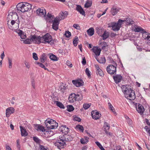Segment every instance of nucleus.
I'll use <instances>...</instances> for the list:
<instances>
[{
	"instance_id": "obj_58",
	"label": "nucleus",
	"mask_w": 150,
	"mask_h": 150,
	"mask_svg": "<svg viewBox=\"0 0 150 150\" xmlns=\"http://www.w3.org/2000/svg\"><path fill=\"white\" fill-rule=\"evenodd\" d=\"M66 87L63 86H61L60 87V89L61 92H64V91L66 89Z\"/></svg>"
},
{
	"instance_id": "obj_22",
	"label": "nucleus",
	"mask_w": 150,
	"mask_h": 150,
	"mask_svg": "<svg viewBox=\"0 0 150 150\" xmlns=\"http://www.w3.org/2000/svg\"><path fill=\"white\" fill-rule=\"evenodd\" d=\"M74 97L73 98H75V101H80L81 100L83 99V96L81 93H77L76 94L74 93Z\"/></svg>"
},
{
	"instance_id": "obj_24",
	"label": "nucleus",
	"mask_w": 150,
	"mask_h": 150,
	"mask_svg": "<svg viewBox=\"0 0 150 150\" xmlns=\"http://www.w3.org/2000/svg\"><path fill=\"white\" fill-rule=\"evenodd\" d=\"M120 9L118 7L115 6H113L111 8V12L112 15H115L119 11Z\"/></svg>"
},
{
	"instance_id": "obj_11",
	"label": "nucleus",
	"mask_w": 150,
	"mask_h": 150,
	"mask_svg": "<svg viewBox=\"0 0 150 150\" xmlns=\"http://www.w3.org/2000/svg\"><path fill=\"white\" fill-rule=\"evenodd\" d=\"M72 83L77 87H79L83 85L84 82L82 80L78 79L77 80H73Z\"/></svg>"
},
{
	"instance_id": "obj_35",
	"label": "nucleus",
	"mask_w": 150,
	"mask_h": 150,
	"mask_svg": "<svg viewBox=\"0 0 150 150\" xmlns=\"http://www.w3.org/2000/svg\"><path fill=\"white\" fill-rule=\"evenodd\" d=\"M134 30L135 32H140L142 31V33L144 32H145L144 29H143L142 28L139 26H137L135 27L134 29Z\"/></svg>"
},
{
	"instance_id": "obj_32",
	"label": "nucleus",
	"mask_w": 150,
	"mask_h": 150,
	"mask_svg": "<svg viewBox=\"0 0 150 150\" xmlns=\"http://www.w3.org/2000/svg\"><path fill=\"white\" fill-rule=\"evenodd\" d=\"M74 93L71 94L69 97V101L71 103H74L75 101V98H73L74 97L73 95Z\"/></svg>"
},
{
	"instance_id": "obj_27",
	"label": "nucleus",
	"mask_w": 150,
	"mask_h": 150,
	"mask_svg": "<svg viewBox=\"0 0 150 150\" xmlns=\"http://www.w3.org/2000/svg\"><path fill=\"white\" fill-rule=\"evenodd\" d=\"M96 59L97 61L101 64H104L106 62L105 59L104 57H101L99 59L97 57H96Z\"/></svg>"
},
{
	"instance_id": "obj_40",
	"label": "nucleus",
	"mask_w": 150,
	"mask_h": 150,
	"mask_svg": "<svg viewBox=\"0 0 150 150\" xmlns=\"http://www.w3.org/2000/svg\"><path fill=\"white\" fill-rule=\"evenodd\" d=\"M76 128L77 129H79L81 132H83L84 131V128L83 126L80 125H78L76 126Z\"/></svg>"
},
{
	"instance_id": "obj_39",
	"label": "nucleus",
	"mask_w": 150,
	"mask_h": 150,
	"mask_svg": "<svg viewBox=\"0 0 150 150\" xmlns=\"http://www.w3.org/2000/svg\"><path fill=\"white\" fill-rule=\"evenodd\" d=\"M40 59V61L41 63H44L45 62L46 60V58L45 54H43L42 55Z\"/></svg>"
},
{
	"instance_id": "obj_17",
	"label": "nucleus",
	"mask_w": 150,
	"mask_h": 150,
	"mask_svg": "<svg viewBox=\"0 0 150 150\" xmlns=\"http://www.w3.org/2000/svg\"><path fill=\"white\" fill-rule=\"evenodd\" d=\"M91 50L97 56L100 55V52L101 51V49L99 48L98 47L95 46L93 47Z\"/></svg>"
},
{
	"instance_id": "obj_36",
	"label": "nucleus",
	"mask_w": 150,
	"mask_h": 150,
	"mask_svg": "<svg viewBox=\"0 0 150 150\" xmlns=\"http://www.w3.org/2000/svg\"><path fill=\"white\" fill-rule=\"evenodd\" d=\"M88 138L87 137H85L84 138L81 139L80 140L81 143L83 144H86L88 142Z\"/></svg>"
},
{
	"instance_id": "obj_47",
	"label": "nucleus",
	"mask_w": 150,
	"mask_h": 150,
	"mask_svg": "<svg viewBox=\"0 0 150 150\" xmlns=\"http://www.w3.org/2000/svg\"><path fill=\"white\" fill-rule=\"evenodd\" d=\"M91 103H85L83 105V108L85 110L87 109L91 106Z\"/></svg>"
},
{
	"instance_id": "obj_43",
	"label": "nucleus",
	"mask_w": 150,
	"mask_h": 150,
	"mask_svg": "<svg viewBox=\"0 0 150 150\" xmlns=\"http://www.w3.org/2000/svg\"><path fill=\"white\" fill-rule=\"evenodd\" d=\"M95 143L101 150H105L99 142H96Z\"/></svg>"
},
{
	"instance_id": "obj_60",
	"label": "nucleus",
	"mask_w": 150,
	"mask_h": 150,
	"mask_svg": "<svg viewBox=\"0 0 150 150\" xmlns=\"http://www.w3.org/2000/svg\"><path fill=\"white\" fill-rule=\"evenodd\" d=\"M73 27L79 30L80 29V27L78 24H74L73 25Z\"/></svg>"
},
{
	"instance_id": "obj_63",
	"label": "nucleus",
	"mask_w": 150,
	"mask_h": 150,
	"mask_svg": "<svg viewBox=\"0 0 150 150\" xmlns=\"http://www.w3.org/2000/svg\"><path fill=\"white\" fill-rule=\"evenodd\" d=\"M25 64L26 67L28 69H29L30 67V64L26 61L25 62Z\"/></svg>"
},
{
	"instance_id": "obj_28",
	"label": "nucleus",
	"mask_w": 150,
	"mask_h": 150,
	"mask_svg": "<svg viewBox=\"0 0 150 150\" xmlns=\"http://www.w3.org/2000/svg\"><path fill=\"white\" fill-rule=\"evenodd\" d=\"M50 58L53 61H57L58 60V58L54 54L50 53Z\"/></svg>"
},
{
	"instance_id": "obj_23",
	"label": "nucleus",
	"mask_w": 150,
	"mask_h": 150,
	"mask_svg": "<svg viewBox=\"0 0 150 150\" xmlns=\"http://www.w3.org/2000/svg\"><path fill=\"white\" fill-rule=\"evenodd\" d=\"M20 127L21 136L22 137H26L28 135V133L26 131L25 128L21 126H20Z\"/></svg>"
},
{
	"instance_id": "obj_8",
	"label": "nucleus",
	"mask_w": 150,
	"mask_h": 150,
	"mask_svg": "<svg viewBox=\"0 0 150 150\" xmlns=\"http://www.w3.org/2000/svg\"><path fill=\"white\" fill-rule=\"evenodd\" d=\"M31 37L32 42L33 43L39 44L41 42V37L40 36L34 35L31 36Z\"/></svg>"
},
{
	"instance_id": "obj_59",
	"label": "nucleus",
	"mask_w": 150,
	"mask_h": 150,
	"mask_svg": "<svg viewBox=\"0 0 150 150\" xmlns=\"http://www.w3.org/2000/svg\"><path fill=\"white\" fill-rule=\"evenodd\" d=\"M127 122L129 124L130 126H132V120L129 119H128V120H127Z\"/></svg>"
},
{
	"instance_id": "obj_33",
	"label": "nucleus",
	"mask_w": 150,
	"mask_h": 150,
	"mask_svg": "<svg viewBox=\"0 0 150 150\" xmlns=\"http://www.w3.org/2000/svg\"><path fill=\"white\" fill-rule=\"evenodd\" d=\"M104 131L106 132L109 130L110 128V125L107 122H105L104 125Z\"/></svg>"
},
{
	"instance_id": "obj_12",
	"label": "nucleus",
	"mask_w": 150,
	"mask_h": 150,
	"mask_svg": "<svg viewBox=\"0 0 150 150\" xmlns=\"http://www.w3.org/2000/svg\"><path fill=\"white\" fill-rule=\"evenodd\" d=\"M37 14L40 16H44L46 14V10L43 8H38L36 11Z\"/></svg>"
},
{
	"instance_id": "obj_20",
	"label": "nucleus",
	"mask_w": 150,
	"mask_h": 150,
	"mask_svg": "<svg viewBox=\"0 0 150 150\" xmlns=\"http://www.w3.org/2000/svg\"><path fill=\"white\" fill-rule=\"evenodd\" d=\"M24 11H27L31 9L32 5L26 2H24Z\"/></svg>"
},
{
	"instance_id": "obj_16",
	"label": "nucleus",
	"mask_w": 150,
	"mask_h": 150,
	"mask_svg": "<svg viewBox=\"0 0 150 150\" xmlns=\"http://www.w3.org/2000/svg\"><path fill=\"white\" fill-rule=\"evenodd\" d=\"M136 110L138 112L142 115L143 114L144 109V107L141 104H139L138 106H137Z\"/></svg>"
},
{
	"instance_id": "obj_13",
	"label": "nucleus",
	"mask_w": 150,
	"mask_h": 150,
	"mask_svg": "<svg viewBox=\"0 0 150 150\" xmlns=\"http://www.w3.org/2000/svg\"><path fill=\"white\" fill-rule=\"evenodd\" d=\"M91 114L92 117L95 120L98 119L101 116V114L96 110L92 111L91 112Z\"/></svg>"
},
{
	"instance_id": "obj_2",
	"label": "nucleus",
	"mask_w": 150,
	"mask_h": 150,
	"mask_svg": "<svg viewBox=\"0 0 150 150\" xmlns=\"http://www.w3.org/2000/svg\"><path fill=\"white\" fill-rule=\"evenodd\" d=\"M41 42L42 43H49L51 42V45L53 44V41L52 40V36L48 33L45 34L43 37H41Z\"/></svg>"
},
{
	"instance_id": "obj_56",
	"label": "nucleus",
	"mask_w": 150,
	"mask_h": 150,
	"mask_svg": "<svg viewBox=\"0 0 150 150\" xmlns=\"http://www.w3.org/2000/svg\"><path fill=\"white\" fill-rule=\"evenodd\" d=\"M144 129L146 130V132L150 135V128L148 127V126H145L144 127Z\"/></svg>"
},
{
	"instance_id": "obj_4",
	"label": "nucleus",
	"mask_w": 150,
	"mask_h": 150,
	"mask_svg": "<svg viewBox=\"0 0 150 150\" xmlns=\"http://www.w3.org/2000/svg\"><path fill=\"white\" fill-rule=\"evenodd\" d=\"M14 7V6H13ZM15 6H14L13 8H12V9H13V11L11 12H10V15H11V16L12 17L13 16H14V17L16 18H17L18 19V16L17 15V13L16 12L15 8ZM17 19L16 20H13L11 21V23L12 25H13L14 24H16V25H18L19 24V20Z\"/></svg>"
},
{
	"instance_id": "obj_44",
	"label": "nucleus",
	"mask_w": 150,
	"mask_h": 150,
	"mask_svg": "<svg viewBox=\"0 0 150 150\" xmlns=\"http://www.w3.org/2000/svg\"><path fill=\"white\" fill-rule=\"evenodd\" d=\"M37 64H38L39 65V66L40 67H41V68H43L45 70H47L48 71V69L47 68H46V67H45V66L44 64H42V63H40L38 62L37 63Z\"/></svg>"
},
{
	"instance_id": "obj_51",
	"label": "nucleus",
	"mask_w": 150,
	"mask_h": 150,
	"mask_svg": "<svg viewBox=\"0 0 150 150\" xmlns=\"http://www.w3.org/2000/svg\"><path fill=\"white\" fill-rule=\"evenodd\" d=\"M85 72L86 74L87 75L88 77H89L91 76V72L89 70L88 68H86L85 70Z\"/></svg>"
},
{
	"instance_id": "obj_46",
	"label": "nucleus",
	"mask_w": 150,
	"mask_h": 150,
	"mask_svg": "<svg viewBox=\"0 0 150 150\" xmlns=\"http://www.w3.org/2000/svg\"><path fill=\"white\" fill-rule=\"evenodd\" d=\"M66 16L65 15V13L64 12H62L61 13H60L59 15V16L58 17L59 18H60V20L64 19L66 17Z\"/></svg>"
},
{
	"instance_id": "obj_53",
	"label": "nucleus",
	"mask_w": 150,
	"mask_h": 150,
	"mask_svg": "<svg viewBox=\"0 0 150 150\" xmlns=\"http://www.w3.org/2000/svg\"><path fill=\"white\" fill-rule=\"evenodd\" d=\"M54 16H53L50 13H48L47 15V18L48 19H51L52 20Z\"/></svg>"
},
{
	"instance_id": "obj_9",
	"label": "nucleus",
	"mask_w": 150,
	"mask_h": 150,
	"mask_svg": "<svg viewBox=\"0 0 150 150\" xmlns=\"http://www.w3.org/2000/svg\"><path fill=\"white\" fill-rule=\"evenodd\" d=\"M61 20L60 18H59L58 17H56L54 18L52 25V28L56 30L58 29L59 21Z\"/></svg>"
},
{
	"instance_id": "obj_61",
	"label": "nucleus",
	"mask_w": 150,
	"mask_h": 150,
	"mask_svg": "<svg viewBox=\"0 0 150 150\" xmlns=\"http://www.w3.org/2000/svg\"><path fill=\"white\" fill-rule=\"evenodd\" d=\"M20 36L21 38L23 39H25L26 37V35L24 33H23L22 34H21Z\"/></svg>"
},
{
	"instance_id": "obj_25",
	"label": "nucleus",
	"mask_w": 150,
	"mask_h": 150,
	"mask_svg": "<svg viewBox=\"0 0 150 150\" xmlns=\"http://www.w3.org/2000/svg\"><path fill=\"white\" fill-rule=\"evenodd\" d=\"M35 129L38 131L44 132L45 131V129L44 127L40 125H35Z\"/></svg>"
},
{
	"instance_id": "obj_19",
	"label": "nucleus",
	"mask_w": 150,
	"mask_h": 150,
	"mask_svg": "<svg viewBox=\"0 0 150 150\" xmlns=\"http://www.w3.org/2000/svg\"><path fill=\"white\" fill-rule=\"evenodd\" d=\"M23 3H18L16 6V7L17 9L19 11L22 12H24V7Z\"/></svg>"
},
{
	"instance_id": "obj_48",
	"label": "nucleus",
	"mask_w": 150,
	"mask_h": 150,
	"mask_svg": "<svg viewBox=\"0 0 150 150\" xmlns=\"http://www.w3.org/2000/svg\"><path fill=\"white\" fill-rule=\"evenodd\" d=\"M33 139L34 141L37 143H40L41 142V140L37 137H34Z\"/></svg>"
},
{
	"instance_id": "obj_6",
	"label": "nucleus",
	"mask_w": 150,
	"mask_h": 150,
	"mask_svg": "<svg viewBox=\"0 0 150 150\" xmlns=\"http://www.w3.org/2000/svg\"><path fill=\"white\" fill-rule=\"evenodd\" d=\"M127 94V97L126 96H125V97L129 100H133L136 98L134 91L131 88H130L126 92Z\"/></svg>"
},
{
	"instance_id": "obj_29",
	"label": "nucleus",
	"mask_w": 150,
	"mask_h": 150,
	"mask_svg": "<svg viewBox=\"0 0 150 150\" xmlns=\"http://www.w3.org/2000/svg\"><path fill=\"white\" fill-rule=\"evenodd\" d=\"M94 29L93 28H89L87 30L88 34L90 36H92L94 34Z\"/></svg>"
},
{
	"instance_id": "obj_41",
	"label": "nucleus",
	"mask_w": 150,
	"mask_h": 150,
	"mask_svg": "<svg viewBox=\"0 0 150 150\" xmlns=\"http://www.w3.org/2000/svg\"><path fill=\"white\" fill-rule=\"evenodd\" d=\"M74 109V108L72 105H69L67 106V110L69 112H71Z\"/></svg>"
},
{
	"instance_id": "obj_18",
	"label": "nucleus",
	"mask_w": 150,
	"mask_h": 150,
	"mask_svg": "<svg viewBox=\"0 0 150 150\" xmlns=\"http://www.w3.org/2000/svg\"><path fill=\"white\" fill-rule=\"evenodd\" d=\"M60 130L64 134H67L69 132V129L65 125L62 126L60 128Z\"/></svg>"
},
{
	"instance_id": "obj_54",
	"label": "nucleus",
	"mask_w": 150,
	"mask_h": 150,
	"mask_svg": "<svg viewBox=\"0 0 150 150\" xmlns=\"http://www.w3.org/2000/svg\"><path fill=\"white\" fill-rule=\"evenodd\" d=\"M33 59L35 60H37L38 59V57L36 53L34 52L33 54Z\"/></svg>"
},
{
	"instance_id": "obj_1",
	"label": "nucleus",
	"mask_w": 150,
	"mask_h": 150,
	"mask_svg": "<svg viewBox=\"0 0 150 150\" xmlns=\"http://www.w3.org/2000/svg\"><path fill=\"white\" fill-rule=\"evenodd\" d=\"M47 127L50 129H55L58 127V123L52 119L47 120L45 122Z\"/></svg>"
},
{
	"instance_id": "obj_10",
	"label": "nucleus",
	"mask_w": 150,
	"mask_h": 150,
	"mask_svg": "<svg viewBox=\"0 0 150 150\" xmlns=\"http://www.w3.org/2000/svg\"><path fill=\"white\" fill-rule=\"evenodd\" d=\"M59 137L60 139L61 140L64 141L65 142L70 141L73 139V138L71 137V136L66 134L60 136Z\"/></svg>"
},
{
	"instance_id": "obj_15",
	"label": "nucleus",
	"mask_w": 150,
	"mask_h": 150,
	"mask_svg": "<svg viewBox=\"0 0 150 150\" xmlns=\"http://www.w3.org/2000/svg\"><path fill=\"white\" fill-rule=\"evenodd\" d=\"M143 38L148 41L147 43L150 46V33L146 32H144L143 33Z\"/></svg>"
},
{
	"instance_id": "obj_21",
	"label": "nucleus",
	"mask_w": 150,
	"mask_h": 150,
	"mask_svg": "<svg viewBox=\"0 0 150 150\" xmlns=\"http://www.w3.org/2000/svg\"><path fill=\"white\" fill-rule=\"evenodd\" d=\"M129 86L128 85H122L121 87V88L122 90V91L124 95L126 96L127 97V94L126 92L130 88H128Z\"/></svg>"
},
{
	"instance_id": "obj_49",
	"label": "nucleus",
	"mask_w": 150,
	"mask_h": 150,
	"mask_svg": "<svg viewBox=\"0 0 150 150\" xmlns=\"http://www.w3.org/2000/svg\"><path fill=\"white\" fill-rule=\"evenodd\" d=\"M108 105L109 109L112 111V112H114L115 111V110L112 104L110 103H108Z\"/></svg>"
},
{
	"instance_id": "obj_34",
	"label": "nucleus",
	"mask_w": 150,
	"mask_h": 150,
	"mask_svg": "<svg viewBox=\"0 0 150 150\" xmlns=\"http://www.w3.org/2000/svg\"><path fill=\"white\" fill-rule=\"evenodd\" d=\"M109 36V33L107 31H105L104 33L102 36L103 40L106 39Z\"/></svg>"
},
{
	"instance_id": "obj_64",
	"label": "nucleus",
	"mask_w": 150,
	"mask_h": 150,
	"mask_svg": "<svg viewBox=\"0 0 150 150\" xmlns=\"http://www.w3.org/2000/svg\"><path fill=\"white\" fill-rule=\"evenodd\" d=\"M15 111L13 107H10V114L11 113H13Z\"/></svg>"
},
{
	"instance_id": "obj_31",
	"label": "nucleus",
	"mask_w": 150,
	"mask_h": 150,
	"mask_svg": "<svg viewBox=\"0 0 150 150\" xmlns=\"http://www.w3.org/2000/svg\"><path fill=\"white\" fill-rule=\"evenodd\" d=\"M22 41L25 44H31L32 42L31 36H30L29 38H27L25 40H23Z\"/></svg>"
},
{
	"instance_id": "obj_45",
	"label": "nucleus",
	"mask_w": 150,
	"mask_h": 150,
	"mask_svg": "<svg viewBox=\"0 0 150 150\" xmlns=\"http://www.w3.org/2000/svg\"><path fill=\"white\" fill-rule=\"evenodd\" d=\"M78 38L77 37H75V39L73 40V43L74 45L75 46H76L77 45L78 41Z\"/></svg>"
},
{
	"instance_id": "obj_5",
	"label": "nucleus",
	"mask_w": 150,
	"mask_h": 150,
	"mask_svg": "<svg viewBox=\"0 0 150 150\" xmlns=\"http://www.w3.org/2000/svg\"><path fill=\"white\" fill-rule=\"evenodd\" d=\"M124 21L123 20L119 19L117 23H113L111 26L112 29L115 31H118L121 27L122 23Z\"/></svg>"
},
{
	"instance_id": "obj_62",
	"label": "nucleus",
	"mask_w": 150,
	"mask_h": 150,
	"mask_svg": "<svg viewBox=\"0 0 150 150\" xmlns=\"http://www.w3.org/2000/svg\"><path fill=\"white\" fill-rule=\"evenodd\" d=\"M74 120L75 121H78L79 122H80L81 121V119L80 118L78 117H75L74 118Z\"/></svg>"
},
{
	"instance_id": "obj_30",
	"label": "nucleus",
	"mask_w": 150,
	"mask_h": 150,
	"mask_svg": "<svg viewBox=\"0 0 150 150\" xmlns=\"http://www.w3.org/2000/svg\"><path fill=\"white\" fill-rule=\"evenodd\" d=\"M92 4V1L91 0H88L84 5V7L88 8L90 7Z\"/></svg>"
},
{
	"instance_id": "obj_26",
	"label": "nucleus",
	"mask_w": 150,
	"mask_h": 150,
	"mask_svg": "<svg viewBox=\"0 0 150 150\" xmlns=\"http://www.w3.org/2000/svg\"><path fill=\"white\" fill-rule=\"evenodd\" d=\"M76 10L82 15H84L85 12L81 6L79 5H77Z\"/></svg>"
},
{
	"instance_id": "obj_52",
	"label": "nucleus",
	"mask_w": 150,
	"mask_h": 150,
	"mask_svg": "<svg viewBox=\"0 0 150 150\" xmlns=\"http://www.w3.org/2000/svg\"><path fill=\"white\" fill-rule=\"evenodd\" d=\"M40 150H49L48 148L41 145L40 146Z\"/></svg>"
},
{
	"instance_id": "obj_50",
	"label": "nucleus",
	"mask_w": 150,
	"mask_h": 150,
	"mask_svg": "<svg viewBox=\"0 0 150 150\" xmlns=\"http://www.w3.org/2000/svg\"><path fill=\"white\" fill-rule=\"evenodd\" d=\"M64 35L66 37L69 38L71 36V33L69 31H66Z\"/></svg>"
},
{
	"instance_id": "obj_42",
	"label": "nucleus",
	"mask_w": 150,
	"mask_h": 150,
	"mask_svg": "<svg viewBox=\"0 0 150 150\" xmlns=\"http://www.w3.org/2000/svg\"><path fill=\"white\" fill-rule=\"evenodd\" d=\"M100 45L102 46V49L104 50L105 47L108 46L107 43L105 42H102L100 43Z\"/></svg>"
},
{
	"instance_id": "obj_55",
	"label": "nucleus",
	"mask_w": 150,
	"mask_h": 150,
	"mask_svg": "<svg viewBox=\"0 0 150 150\" xmlns=\"http://www.w3.org/2000/svg\"><path fill=\"white\" fill-rule=\"evenodd\" d=\"M6 116L7 117H9V108H8L6 110Z\"/></svg>"
},
{
	"instance_id": "obj_7",
	"label": "nucleus",
	"mask_w": 150,
	"mask_h": 150,
	"mask_svg": "<svg viewBox=\"0 0 150 150\" xmlns=\"http://www.w3.org/2000/svg\"><path fill=\"white\" fill-rule=\"evenodd\" d=\"M54 144L58 149H60L64 147L66 145V143L64 141L61 140L59 139V140L55 142Z\"/></svg>"
},
{
	"instance_id": "obj_37",
	"label": "nucleus",
	"mask_w": 150,
	"mask_h": 150,
	"mask_svg": "<svg viewBox=\"0 0 150 150\" xmlns=\"http://www.w3.org/2000/svg\"><path fill=\"white\" fill-rule=\"evenodd\" d=\"M96 73L97 75H99L100 76L103 77L104 76V74L102 70L100 69L98 70H96Z\"/></svg>"
},
{
	"instance_id": "obj_57",
	"label": "nucleus",
	"mask_w": 150,
	"mask_h": 150,
	"mask_svg": "<svg viewBox=\"0 0 150 150\" xmlns=\"http://www.w3.org/2000/svg\"><path fill=\"white\" fill-rule=\"evenodd\" d=\"M96 30L97 31V33H98L99 35H100L101 32L102 30V29H101L100 28H96Z\"/></svg>"
},
{
	"instance_id": "obj_3",
	"label": "nucleus",
	"mask_w": 150,
	"mask_h": 150,
	"mask_svg": "<svg viewBox=\"0 0 150 150\" xmlns=\"http://www.w3.org/2000/svg\"><path fill=\"white\" fill-rule=\"evenodd\" d=\"M113 64V65H110L106 68V70L107 72L110 75H115L116 74V67L117 64L115 62H114Z\"/></svg>"
},
{
	"instance_id": "obj_38",
	"label": "nucleus",
	"mask_w": 150,
	"mask_h": 150,
	"mask_svg": "<svg viewBox=\"0 0 150 150\" xmlns=\"http://www.w3.org/2000/svg\"><path fill=\"white\" fill-rule=\"evenodd\" d=\"M55 102L56 103V105L57 106L61 108H64L65 107L61 103L58 101H55Z\"/></svg>"
},
{
	"instance_id": "obj_14",
	"label": "nucleus",
	"mask_w": 150,
	"mask_h": 150,
	"mask_svg": "<svg viewBox=\"0 0 150 150\" xmlns=\"http://www.w3.org/2000/svg\"><path fill=\"white\" fill-rule=\"evenodd\" d=\"M113 78L115 83L118 84L121 81L122 77L120 75L117 74L113 76Z\"/></svg>"
}]
</instances>
